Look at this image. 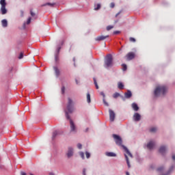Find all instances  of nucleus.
Here are the masks:
<instances>
[{
  "label": "nucleus",
  "instance_id": "f257e3e1",
  "mask_svg": "<svg viewBox=\"0 0 175 175\" xmlns=\"http://www.w3.org/2000/svg\"><path fill=\"white\" fill-rule=\"evenodd\" d=\"M75 103L70 98H68V103L66 105V110L65 111L66 118V119L70 120V132L76 133L77 131V127L74 123V122L70 119V117L68 114L73 113L75 111Z\"/></svg>",
  "mask_w": 175,
  "mask_h": 175
},
{
  "label": "nucleus",
  "instance_id": "f03ea898",
  "mask_svg": "<svg viewBox=\"0 0 175 175\" xmlns=\"http://www.w3.org/2000/svg\"><path fill=\"white\" fill-rule=\"evenodd\" d=\"M167 92V88L165 86H158L156 88L154 94L156 97L161 95H165Z\"/></svg>",
  "mask_w": 175,
  "mask_h": 175
},
{
  "label": "nucleus",
  "instance_id": "7ed1b4c3",
  "mask_svg": "<svg viewBox=\"0 0 175 175\" xmlns=\"http://www.w3.org/2000/svg\"><path fill=\"white\" fill-rule=\"evenodd\" d=\"M113 66V56L111 54L107 55L105 60V68H110Z\"/></svg>",
  "mask_w": 175,
  "mask_h": 175
},
{
  "label": "nucleus",
  "instance_id": "20e7f679",
  "mask_svg": "<svg viewBox=\"0 0 175 175\" xmlns=\"http://www.w3.org/2000/svg\"><path fill=\"white\" fill-rule=\"evenodd\" d=\"M0 5H1V8H0L1 14L2 15L6 14L8 12V10H6L7 3L5 0H0Z\"/></svg>",
  "mask_w": 175,
  "mask_h": 175
},
{
  "label": "nucleus",
  "instance_id": "39448f33",
  "mask_svg": "<svg viewBox=\"0 0 175 175\" xmlns=\"http://www.w3.org/2000/svg\"><path fill=\"white\" fill-rule=\"evenodd\" d=\"M123 148H124V151L126 154H124V156H125V159H126V161L127 165H128L129 167H131V164H130V161H129V159L128 156L133 158V154L131 153V152L129 151V150L126 147L123 146Z\"/></svg>",
  "mask_w": 175,
  "mask_h": 175
},
{
  "label": "nucleus",
  "instance_id": "423d86ee",
  "mask_svg": "<svg viewBox=\"0 0 175 175\" xmlns=\"http://www.w3.org/2000/svg\"><path fill=\"white\" fill-rule=\"evenodd\" d=\"M113 137L115 140V142L116 144L118 145V146H122V138L117 135H113Z\"/></svg>",
  "mask_w": 175,
  "mask_h": 175
},
{
  "label": "nucleus",
  "instance_id": "0eeeda50",
  "mask_svg": "<svg viewBox=\"0 0 175 175\" xmlns=\"http://www.w3.org/2000/svg\"><path fill=\"white\" fill-rule=\"evenodd\" d=\"M135 57V54L134 53V52H129V53H127V55H126L125 56L127 61H131Z\"/></svg>",
  "mask_w": 175,
  "mask_h": 175
},
{
  "label": "nucleus",
  "instance_id": "6e6552de",
  "mask_svg": "<svg viewBox=\"0 0 175 175\" xmlns=\"http://www.w3.org/2000/svg\"><path fill=\"white\" fill-rule=\"evenodd\" d=\"M109 120L111 122H114L115 118H116V113L111 109L109 110Z\"/></svg>",
  "mask_w": 175,
  "mask_h": 175
},
{
  "label": "nucleus",
  "instance_id": "1a4fd4ad",
  "mask_svg": "<svg viewBox=\"0 0 175 175\" xmlns=\"http://www.w3.org/2000/svg\"><path fill=\"white\" fill-rule=\"evenodd\" d=\"M108 38H109V36H98V37L95 38V40L97 42H100V41L105 40Z\"/></svg>",
  "mask_w": 175,
  "mask_h": 175
},
{
  "label": "nucleus",
  "instance_id": "9d476101",
  "mask_svg": "<svg viewBox=\"0 0 175 175\" xmlns=\"http://www.w3.org/2000/svg\"><path fill=\"white\" fill-rule=\"evenodd\" d=\"M133 119L135 122H138L141 120V115L138 113H135L133 116Z\"/></svg>",
  "mask_w": 175,
  "mask_h": 175
},
{
  "label": "nucleus",
  "instance_id": "9b49d317",
  "mask_svg": "<svg viewBox=\"0 0 175 175\" xmlns=\"http://www.w3.org/2000/svg\"><path fill=\"white\" fill-rule=\"evenodd\" d=\"M73 148L71 147L68 148V152H67V157L68 158L71 157L73 155Z\"/></svg>",
  "mask_w": 175,
  "mask_h": 175
},
{
  "label": "nucleus",
  "instance_id": "f8f14e48",
  "mask_svg": "<svg viewBox=\"0 0 175 175\" xmlns=\"http://www.w3.org/2000/svg\"><path fill=\"white\" fill-rule=\"evenodd\" d=\"M167 148L165 146H161L159 150V152L160 154H161L162 155L165 154L166 152Z\"/></svg>",
  "mask_w": 175,
  "mask_h": 175
},
{
  "label": "nucleus",
  "instance_id": "ddd939ff",
  "mask_svg": "<svg viewBox=\"0 0 175 175\" xmlns=\"http://www.w3.org/2000/svg\"><path fill=\"white\" fill-rule=\"evenodd\" d=\"M154 146H155L154 142H149V143L147 144L146 147H147L148 149L152 150V149L154 148Z\"/></svg>",
  "mask_w": 175,
  "mask_h": 175
},
{
  "label": "nucleus",
  "instance_id": "4468645a",
  "mask_svg": "<svg viewBox=\"0 0 175 175\" xmlns=\"http://www.w3.org/2000/svg\"><path fill=\"white\" fill-rule=\"evenodd\" d=\"M124 96L126 98H130L132 97V92L130 90H128L126 93L124 94Z\"/></svg>",
  "mask_w": 175,
  "mask_h": 175
},
{
  "label": "nucleus",
  "instance_id": "2eb2a0df",
  "mask_svg": "<svg viewBox=\"0 0 175 175\" xmlns=\"http://www.w3.org/2000/svg\"><path fill=\"white\" fill-rule=\"evenodd\" d=\"M53 69H54L56 77H58L60 75L59 70L58 69L57 67H54Z\"/></svg>",
  "mask_w": 175,
  "mask_h": 175
},
{
  "label": "nucleus",
  "instance_id": "dca6fc26",
  "mask_svg": "<svg viewBox=\"0 0 175 175\" xmlns=\"http://www.w3.org/2000/svg\"><path fill=\"white\" fill-rule=\"evenodd\" d=\"M132 108L135 111H139V108L138 105L136 103H133L132 104Z\"/></svg>",
  "mask_w": 175,
  "mask_h": 175
},
{
  "label": "nucleus",
  "instance_id": "f3484780",
  "mask_svg": "<svg viewBox=\"0 0 175 175\" xmlns=\"http://www.w3.org/2000/svg\"><path fill=\"white\" fill-rule=\"evenodd\" d=\"M1 25L3 27H8V21L6 19H3L1 21Z\"/></svg>",
  "mask_w": 175,
  "mask_h": 175
},
{
  "label": "nucleus",
  "instance_id": "a211bd4d",
  "mask_svg": "<svg viewBox=\"0 0 175 175\" xmlns=\"http://www.w3.org/2000/svg\"><path fill=\"white\" fill-rule=\"evenodd\" d=\"M94 10L97 11L99 10L101 8V4L97 3L96 5H94Z\"/></svg>",
  "mask_w": 175,
  "mask_h": 175
},
{
  "label": "nucleus",
  "instance_id": "6ab92c4d",
  "mask_svg": "<svg viewBox=\"0 0 175 175\" xmlns=\"http://www.w3.org/2000/svg\"><path fill=\"white\" fill-rule=\"evenodd\" d=\"M86 98H87V102L88 103H91V95L90 93H88L86 95Z\"/></svg>",
  "mask_w": 175,
  "mask_h": 175
},
{
  "label": "nucleus",
  "instance_id": "aec40b11",
  "mask_svg": "<svg viewBox=\"0 0 175 175\" xmlns=\"http://www.w3.org/2000/svg\"><path fill=\"white\" fill-rule=\"evenodd\" d=\"M124 84H123L122 83L119 82V83H118V89H120V90H123V89H124Z\"/></svg>",
  "mask_w": 175,
  "mask_h": 175
},
{
  "label": "nucleus",
  "instance_id": "412c9836",
  "mask_svg": "<svg viewBox=\"0 0 175 175\" xmlns=\"http://www.w3.org/2000/svg\"><path fill=\"white\" fill-rule=\"evenodd\" d=\"M107 157H116V154L113 152H106Z\"/></svg>",
  "mask_w": 175,
  "mask_h": 175
},
{
  "label": "nucleus",
  "instance_id": "4be33fe9",
  "mask_svg": "<svg viewBox=\"0 0 175 175\" xmlns=\"http://www.w3.org/2000/svg\"><path fill=\"white\" fill-rule=\"evenodd\" d=\"M93 80H94V83L95 85L96 89L98 90L99 89V86L98 85L96 79L95 78H94Z\"/></svg>",
  "mask_w": 175,
  "mask_h": 175
},
{
  "label": "nucleus",
  "instance_id": "5701e85b",
  "mask_svg": "<svg viewBox=\"0 0 175 175\" xmlns=\"http://www.w3.org/2000/svg\"><path fill=\"white\" fill-rule=\"evenodd\" d=\"M55 5V3H46L45 4H43L42 6H46V5H49L50 7H53Z\"/></svg>",
  "mask_w": 175,
  "mask_h": 175
},
{
  "label": "nucleus",
  "instance_id": "b1692460",
  "mask_svg": "<svg viewBox=\"0 0 175 175\" xmlns=\"http://www.w3.org/2000/svg\"><path fill=\"white\" fill-rule=\"evenodd\" d=\"M58 135H59V132H57V131H54V132L53 133L52 138H53V139H55V138L56 137V136Z\"/></svg>",
  "mask_w": 175,
  "mask_h": 175
},
{
  "label": "nucleus",
  "instance_id": "393cba45",
  "mask_svg": "<svg viewBox=\"0 0 175 175\" xmlns=\"http://www.w3.org/2000/svg\"><path fill=\"white\" fill-rule=\"evenodd\" d=\"M120 96V94L119 93L116 92V93H115V94H113V98H118Z\"/></svg>",
  "mask_w": 175,
  "mask_h": 175
},
{
  "label": "nucleus",
  "instance_id": "a878e982",
  "mask_svg": "<svg viewBox=\"0 0 175 175\" xmlns=\"http://www.w3.org/2000/svg\"><path fill=\"white\" fill-rule=\"evenodd\" d=\"M157 131V129L156 127H152L150 129V131L151 133H155Z\"/></svg>",
  "mask_w": 175,
  "mask_h": 175
},
{
  "label": "nucleus",
  "instance_id": "bb28decb",
  "mask_svg": "<svg viewBox=\"0 0 175 175\" xmlns=\"http://www.w3.org/2000/svg\"><path fill=\"white\" fill-rule=\"evenodd\" d=\"M79 155L82 159H85V154L83 152H80Z\"/></svg>",
  "mask_w": 175,
  "mask_h": 175
},
{
  "label": "nucleus",
  "instance_id": "cd10ccee",
  "mask_svg": "<svg viewBox=\"0 0 175 175\" xmlns=\"http://www.w3.org/2000/svg\"><path fill=\"white\" fill-rule=\"evenodd\" d=\"M23 55H24V53L23 52H21L19 56H18V59H21L23 58Z\"/></svg>",
  "mask_w": 175,
  "mask_h": 175
},
{
  "label": "nucleus",
  "instance_id": "c85d7f7f",
  "mask_svg": "<svg viewBox=\"0 0 175 175\" xmlns=\"http://www.w3.org/2000/svg\"><path fill=\"white\" fill-rule=\"evenodd\" d=\"M85 157H86L87 159H90V157H91L90 153L88 152H85Z\"/></svg>",
  "mask_w": 175,
  "mask_h": 175
},
{
  "label": "nucleus",
  "instance_id": "c756f323",
  "mask_svg": "<svg viewBox=\"0 0 175 175\" xmlns=\"http://www.w3.org/2000/svg\"><path fill=\"white\" fill-rule=\"evenodd\" d=\"M129 41L131 42H135L136 40H135V38H133V37H130Z\"/></svg>",
  "mask_w": 175,
  "mask_h": 175
},
{
  "label": "nucleus",
  "instance_id": "7c9ffc66",
  "mask_svg": "<svg viewBox=\"0 0 175 175\" xmlns=\"http://www.w3.org/2000/svg\"><path fill=\"white\" fill-rule=\"evenodd\" d=\"M113 26H107V31H110L111 29H113Z\"/></svg>",
  "mask_w": 175,
  "mask_h": 175
},
{
  "label": "nucleus",
  "instance_id": "2f4dec72",
  "mask_svg": "<svg viewBox=\"0 0 175 175\" xmlns=\"http://www.w3.org/2000/svg\"><path fill=\"white\" fill-rule=\"evenodd\" d=\"M122 66L124 71H126L127 70V66L126 64H122Z\"/></svg>",
  "mask_w": 175,
  "mask_h": 175
},
{
  "label": "nucleus",
  "instance_id": "473e14b6",
  "mask_svg": "<svg viewBox=\"0 0 175 175\" xmlns=\"http://www.w3.org/2000/svg\"><path fill=\"white\" fill-rule=\"evenodd\" d=\"M164 170V167H160L157 168L158 172H163Z\"/></svg>",
  "mask_w": 175,
  "mask_h": 175
},
{
  "label": "nucleus",
  "instance_id": "72a5a7b5",
  "mask_svg": "<svg viewBox=\"0 0 175 175\" xmlns=\"http://www.w3.org/2000/svg\"><path fill=\"white\" fill-rule=\"evenodd\" d=\"M110 8H115V3L111 2V3H110Z\"/></svg>",
  "mask_w": 175,
  "mask_h": 175
},
{
  "label": "nucleus",
  "instance_id": "f704fd0d",
  "mask_svg": "<svg viewBox=\"0 0 175 175\" xmlns=\"http://www.w3.org/2000/svg\"><path fill=\"white\" fill-rule=\"evenodd\" d=\"M31 18H28L27 21V25H29L31 23Z\"/></svg>",
  "mask_w": 175,
  "mask_h": 175
},
{
  "label": "nucleus",
  "instance_id": "c9c22d12",
  "mask_svg": "<svg viewBox=\"0 0 175 175\" xmlns=\"http://www.w3.org/2000/svg\"><path fill=\"white\" fill-rule=\"evenodd\" d=\"M30 15L32 16V17H34L36 16V14L35 12H33V11H30Z\"/></svg>",
  "mask_w": 175,
  "mask_h": 175
},
{
  "label": "nucleus",
  "instance_id": "e433bc0d",
  "mask_svg": "<svg viewBox=\"0 0 175 175\" xmlns=\"http://www.w3.org/2000/svg\"><path fill=\"white\" fill-rule=\"evenodd\" d=\"M65 90H66L65 87L62 88V94H64L65 93Z\"/></svg>",
  "mask_w": 175,
  "mask_h": 175
},
{
  "label": "nucleus",
  "instance_id": "4c0bfd02",
  "mask_svg": "<svg viewBox=\"0 0 175 175\" xmlns=\"http://www.w3.org/2000/svg\"><path fill=\"white\" fill-rule=\"evenodd\" d=\"M103 103L105 106L108 107L109 104L106 102L105 99H103Z\"/></svg>",
  "mask_w": 175,
  "mask_h": 175
},
{
  "label": "nucleus",
  "instance_id": "58836bf2",
  "mask_svg": "<svg viewBox=\"0 0 175 175\" xmlns=\"http://www.w3.org/2000/svg\"><path fill=\"white\" fill-rule=\"evenodd\" d=\"M77 148H78L79 149H81V148H82V144H77Z\"/></svg>",
  "mask_w": 175,
  "mask_h": 175
},
{
  "label": "nucleus",
  "instance_id": "ea45409f",
  "mask_svg": "<svg viewBox=\"0 0 175 175\" xmlns=\"http://www.w3.org/2000/svg\"><path fill=\"white\" fill-rule=\"evenodd\" d=\"M21 13V17H23L24 16V11H20Z\"/></svg>",
  "mask_w": 175,
  "mask_h": 175
},
{
  "label": "nucleus",
  "instance_id": "a19ab883",
  "mask_svg": "<svg viewBox=\"0 0 175 175\" xmlns=\"http://www.w3.org/2000/svg\"><path fill=\"white\" fill-rule=\"evenodd\" d=\"M119 33H120V31H113L114 35H118Z\"/></svg>",
  "mask_w": 175,
  "mask_h": 175
},
{
  "label": "nucleus",
  "instance_id": "79ce46f5",
  "mask_svg": "<svg viewBox=\"0 0 175 175\" xmlns=\"http://www.w3.org/2000/svg\"><path fill=\"white\" fill-rule=\"evenodd\" d=\"M55 62H57V61H58V55H55Z\"/></svg>",
  "mask_w": 175,
  "mask_h": 175
},
{
  "label": "nucleus",
  "instance_id": "37998d69",
  "mask_svg": "<svg viewBox=\"0 0 175 175\" xmlns=\"http://www.w3.org/2000/svg\"><path fill=\"white\" fill-rule=\"evenodd\" d=\"M83 175H86V169L83 170Z\"/></svg>",
  "mask_w": 175,
  "mask_h": 175
},
{
  "label": "nucleus",
  "instance_id": "c03bdc74",
  "mask_svg": "<svg viewBox=\"0 0 175 175\" xmlns=\"http://www.w3.org/2000/svg\"><path fill=\"white\" fill-rule=\"evenodd\" d=\"M121 14V11L120 12H118V14L116 15V17H118Z\"/></svg>",
  "mask_w": 175,
  "mask_h": 175
},
{
  "label": "nucleus",
  "instance_id": "a18cd8bd",
  "mask_svg": "<svg viewBox=\"0 0 175 175\" xmlns=\"http://www.w3.org/2000/svg\"><path fill=\"white\" fill-rule=\"evenodd\" d=\"M100 95H102L103 97H105V94H104V92H100Z\"/></svg>",
  "mask_w": 175,
  "mask_h": 175
},
{
  "label": "nucleus",
  "instance_id": "49530a36",
  "mask_svg": "<svg viewBox=\"0 0 175 175\" xmlns=\"http://www.w3.org/2000/svg\"><path fill=\"white\" fill-rule=\"evenodd\" d=\"M172 159H173L174 161H175V155H173V156H172Z\"/></svg>",
  "mask_w": 175,
  "mask_h": 175
},
{
  "label": "nucleus",
  "instance_id": "de8ad7c7",
  "mask_svg": "<svg viewBox=\"0 0 175 175\" xmlns=\"http://www.w3.org/2000/svg\"><path fill=\"white\" fill-rule=\"evenodd\" d=\"M21 175H26V173H25V172H21Z\"/></svg>",
  "mask_w": 175,
  "mask_h": 175
},
{
  "label": "nucleus",
  "instance_id": "09e8293b",
  "mask_svg": "<svg viewBox=\"0 0 175 175\" xmlns=\"http://www.w3.org/2000/svg\"><path fill=\"white\" fill-rule=\"evenodd\" d=\"M60 50H61V48H58V49H57V52H59Z\"/></svg>",
  "mask_w": 175,
  "mask_h": 175
},
{
  "label": "nucleus",
  "instance_id": "8fccbe9b",
  "mask_svg": "<svg viewBox=\"0 0 175 175\" xmlns=\"http://www.w3.org/2000/svg\"><path fill=\"white\" fill-rule=\"evenodd\" d=\"M150 168H151V169H154V167H153V165H150Z\"/></svg>",
  "mask_w": 175,
  "mask_h": 175
},
{
  "label": "nucleus",
  "instance_id": "3c124183",
  "mask_svg": "<svg viewBox=\"0 0 175 175\" xmlns=\"http://www.w3.org/2000/svg\"><path fill=\"white\" fill-rule=\"evenodd\" d=\"M126 175H130L129 172H126Z\"/></svg>",
  "mask_w": 175,
  "mask_h": 175
},
{
  "label": "nucleus",
  "instance_id": "603ef678",
  "mask_svg": "<svg viewBox=\"0 0 175 175\" xmlns=\"http://www.w3.org/2000/svg\"><path fill=\"white\" fill-rule=\"evenodd\" d=\"M75 81H76V83H77V84H78V83H79L77 80H75Z\"/></svg>",
  "mask_w": 175,
  "mask_h": 175
},
{
  "label": "nucleus",
  "instance_id": "864d4df0",
  "mask_svg": "<svg viewBox=\"0 0 175 175\" xmlns=\"http://www.w3.org/2000/svg\"><path fill=\"white\" fill-rule=\"evenodd\" d=\"M88 130H89V129H86V131H85V132H88Z\"/></svg>",
  "mask_w": 175,
  "mask_h": 175
},
{
  "label": "nucleus",
  "instance_id": "5fc2aeb1",
  "mask_svg": "<svg viewBox=\"0 0 175 175\" xmlns=\"http://www.w3.org/2000/svg\"><path fill=\"white\" fill-rule=\"evenodd\" d=\"M118 21H115V23H118Z\"/></svg>",
  "mask_w": 175,
  "mask_h": 175
},
{
  "label": "nucleus",
  "instance_id": "6e6d98bb",
  "mask_svg": "<svg viewBox=\"0 0 175 175\" xmlns=\"http://www.w3.org/2000/svg\"><path fill=\"white\" fill-rule=\"evenodd\" d=\"M49 175H55V174H53L51 173Z\"/></svg>",
  "mask_w": 175,
  "mask_h": 175
},
{
  "label": "nucleus",
  "instance_id": "4d7b16f0",
  "mask_svg": "<svg viewBox=\"0 0 175 175\" xmlns=\"http://www.w3.org/2000/svg\"><path fill=\"white\" fill-rule=\"evenodd\" d=\"M170 174V173H167V174H165V175H169Z\"/></svg>",
  "mask_w": 175,
  "mask_h": 175
},
{
  "label": "nucleus",
  "instance_id": "13d9d810",
  "mask_svg": "<svg viewBox=\"0 0 175 175\" xmlns=\"http://www.w3.org/2000/svg\"><path fill=\"white\" fill-rule=\"evenodd\" d=\"M30 175H33V174H30Z\"/></svg>",
  "mask_w": 175,
  "mask_h": 175
}]
</instances>
